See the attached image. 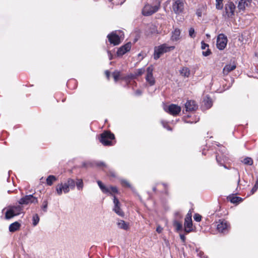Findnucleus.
<instances>
[{
  "instance_id": "nucleus-13",
  "label": "nucleus",
  "mask_w": 258,
  "mask_h": 258,
  "mask_svg": "<svg viewBox=\"0 0 258 258\" xmlns=\"http://www.w3.org/2000/svg\"><path fill=\"white\" fill-rule=\"evenodd\" d=\"M107 37L110 43L113 44L114 45H118L120 42V37L116 34V32H113L108 34Z\"/></svg>"
},
{
  "instance_id": "nucleus-26",
  "label": "nucleus",
  "mask_w": 258,
  "mask_h": 258,
  "mask_svg": "<svg viewBox=\"0 0 258 258\" xmlns=\"http://www.w3.org/2000/svg\"><path fill=\"white\" fill-rule=\"evenodd\" d=\"M57 180L55 176L54 175H49L46 178V183L48 185H51L53 182Z\"/></svg>"
},
{
  "instance_id": "nucleus-16",
  "label": "nucleus",
  "mask_w": 258,
  "mask_h": 258,
  "mask_svg": "<svg viewBox=\"0 0 258 258\" xmlns=\"http://www.w3.org/2000/svg\"><path fill=\"white\" fill-rule=\"evenodd\" d=\"M251 4V0H240L238 4V9L239 11H243L246 8L249 7Z\"/></svg>"
},
{
  "instance_id": "nucleus-21",
  "label": "nucleus",
  "mask_w": 258,
  "mask_h": 258,
  "mask_svg": "<svg viewBox=\"0 0 258 258\" xmlns=\"http://www.w3.org/2000/svg\"><path fill=\"white\" fill-rule=\"evenodd\" d=\"M117 225L118 228L125 230H127L129 228L128 224L123 220H118L117 223Z\"/></svg>"
},
{
  "instance_id": "nucleus-11",
  "label": "nucleus",
  "mask_w": 258,
  "mask_h": 258,
  "mask_svg": "<svg viewBox=\"0 0 258 258\" xmlns=\"http://www.w3.org/2000/svg\"><path fill=\"white\" fill-rule=\"evenodd\" d=\"M164 110L170 114L176 115L180 112L181 108L177 105L171 104L164 107Z\"/></svg>"
},
{
  "instance_id": "nucleus-23",
  "label": "nucleus",
  "mask_w": 258,
  "mask_h": 258,
  "mask_svg": "<svg viewBox=\"0 0 258 258\" xmlns=\"http://www.w3.org/2000/svg\"><path fill=\"white\" fill-rule=\"evenodd\" d=\"M204 107L206 109L210 108L212 106V100L208 96H206L203 100Z\"/></svg>"
},
{
  "instance_id": "nucleus-3",
  "label": "nucleus",
  "mask_w": 258,
  "mask_h": 258,
  "mask_svg": "<svg viewBox=\"0 0 258 258\" xmlns=\"http://www.w3.org/2000/svg\"><path fill=\"white\" fill-rule=\"evenodd\" d=\"M23 210V208L21 205L9 206L6 212L5 218L10 219L22 213Z\"/></svg>"
},
{
  "instance_id": "nucleus-44",
  "label": "nucleus",
  "mask_w": 258,
  "mask_h": 258,
  "mask_svg": "<svg viewBox=\"0 0 258 258\" xmlns=\"http://www.w3.org/2000/svg\"><path fill=\"white\" fill-rule=\"evenodd\" d=\"M95 164L98 166H106L104 162H101V161L97 162L95 163Z\"/></svg>"
},
{
  "instance_id": "nucleus-6",
  "label": "nucleus",
  "mask_w": 258,
  "mask_h": 258,
  "mask_svg": "<svg viewBox=\"0 0 258 258\" xmlns=\"http://www.w3.org/2000/svg\"><path fill=\"white\" fill-rule=\"evenodd\" d=\"M160 7V4L155 6L146 5L142 10V14L144 16H150L157 12Z\"/></svg>"
},
{
  "instance_id": "nucleus-42",
  "label": "nucleus",
  "mask_w": 258,
  "mask_h": 258,
  "mask_svg": "<svg viewBox=\"0 0 258 258\" xmlns=\"http://www.w3.org/2000/svg\"><path fill=\"white\" fill-rule=\"evenodd\" d=\"M211 53V51L209 49H208L206 51L203 52V55L205 56H209Z\"/></svg>"
},
{
  "instance_id": "nucleus-50",
  "label": "nucleus",
  "mask_w": 258,
  "mask_h": 258,
  "mask_svg": "<svg viewBox=\"0 0 258 258\" xmlns=\"http://www.w3.org/2000/svg\"><path fill=\"white\" fill-rule=\"evenodd\" d=\"M135 93L137 95H140L142 94V92L140 90H138L136 91Z\"/></svg>"
},
{
  "instance_id": "nucleus-46",
  "label": "nucleus",
  "mask_w": 258,
  "mask_h": 258,
  "mask_svg": "<svg viewBox=\"0 0 258 258\" xmlns=\"http://www.w3.org/2000/svg\"><path fill=\"white\" fill-rule=\"evenodd\" d=\"M163 230V228L160 226H158L156 228V231L160 233H161Z\"/></svg>"
},
{
  "instance_id": "nucleus-49",
  "label": "nucleus",
  "mask_w": 258,
  "mask_h": 258,
  "mask_svg": "<svg viewBox=\"0 0 258 258\" xmlns=\"http://www.w3.org/2000/svg\"><path fill=\"white\" fill-rule=\"evenodd\" d=\"M185 218H188L189 219H191V213L189 212L185 217Z\"/></svg>"
},
{
  "instance_id": "nucleus-30",
  "label": "nucleus",
  "mask_w": 258,
  "mask_h": 258,
  "mask_svg": "<svg viewBox=\"0 0 258 258\" xmlns=\"http://www.w3.org/2000/svg\"><path fill=\"white\" fill-rule=\"evenodd\" d=\"M108 193L110 195L114 194L117 192V189L116 187L114 186H109L108 187Z\"/></svg>"
},
{
  "instance_id": "nucleus-15",
  "label": "nucleus",
  "mask_w": 258,
  "mask_h": 258,
  "mask_svg": "<svg viewBox=\"0 0 258 258\" xmlns=\"http://www.w3.org/2000/svg\"><path fill=\"white\" fill-rule=\"evenodd\" d=\"M132 47V43L127 42L125 45L119 47L117 51V56H120L124 54L126 52L129 51Z\"/></svg>"
},
{
  "instance_id": "nucleus-48",
  "label": "nucleus",
  "mask_w": 258,
  "mask_h": 258,
  "mask_svg": "<svg viewBox=\"0 0 258 258\" xmlns=\"http://www.w3.org/2000/svg\"><path fill=\"white\" fill-rule=\"evenodd\" d=\"M199 118H198L197 120H187V119L185 120V122L187 123H193L197 122L199 120Z\"/></svg>"
},
{
  "instance_id": "nucleus-54",
  "label": "nucleus",
  "mask_w": 258,
  "mask_h": 258,
  "mask_svg": "<svg viewBox=\"0 0 258 258\" xmlns=\"http://www.w3.org/2000/svg\"><path fill=\"white\" fill-rule=\"evenodd\" d=\"M216 160H217V161L218 163H219V162H220V161H219V158H218V157L217 156L216 157Z\"/></svg>"
},
{
  "instance_id": "nucleus-52",
  "label": "nucleus",
  "mask_w": 258,
  "mask_h": 258,
  "mask_svg": "<svg viewBox=\"0 0 258 258\" xmlns=\"http://www.w3.org/2000/svg\"><path fill=\"white\" fill-rule=\"evenodd\" d=\"M108 56L109 57V59H112V55L111 54V53L109 51H108Z\"/></svg>"
},
{
  "instance_id": "nucleus-51",
  "label": "nucleus",
  "mask_w": 258,
  "mask_h": 258,
  "mask_svg": "<svg viewBox=\"0 0 258 258\" xmlns=\"http://www.w3.org/2000/svg\"><path fill=\"white\" fill-rule=\"evenodd\" d=\"M105 75H106V76L107 78H109V75H110V73H109V71H106L105 72Z\"/></svg>"
},
{
  "instance_id": "nucleus-27",
  "label": "nucleus",
  "mask_w": 258,
  "mask_h": 258,
  "mask_svg": "<svg viewBox=\"0 0 258 258\" xmlns=\"http://www.w3.org/2000/svg\"><path fill=\"white\" fill-rule=\"evenodd\" d=\"M97 183L103 192L105 193V194L108 193V187H106L105 185H104L102 184V183L101 182V181H100V180L97 181Z\"/></svg>"
},
{
  "instance_id": "nucleus-43",
  "label": "nucleus",
  "mask_w": 258,
  "mask_h": 258,
  "mask_svg": "<svg viewBox=\"0 0 258 258\" xmlns=\"http://www.w3.org/2000/svg\"><path fill=\"white\" fill-rule=\"evenodd\" d=\"M197 255H199L201 257H204V253L201 250H197Z\"/></svg>"
},
{
  "instance_id": "nucleus-37",
  "label": "nucleus",
  "mask_w": 258,
  "mask_h": 258,
  "mask_svg": "<svg viewBox=\"0 0 258 258\" xmlns=\"http://www.w3.org/2000/svg\"><path fill=\"white\" fill-rule=\"evenodd\" d=\"M216 7L217 9H222L223 8L222 1L219 2V1L216 0Z\"/></svg>"
},
{
  "instance_id": "nucleus-35",
  "label": "nucleus",
  "mask_w": 258,
  "mask_h": 258,
  "mask_svg": "<svg viewBox=\"0 0 258 258\" xmlns=\"http://www.w3.org/2000/svg\"><path fill=\"white\" fill-rule=\"evenodd\" d=\"M258 189V180H257L251 190V194H253Z\"/></svg>"
},
{
  "instance_id": "nucleus-28",
  "label": "nucleus",
  "mask_w": 258,
  "mask_h": 258,
  "mask_svg": "<svg viewBox=\"0 0 258 258\" xmlns=\"http://www.w3.org/2000/svg\"><path fill=\"white\" fill-rule=\"evenodd\" d=\"M228 199L232 203H237L241 201V198L238 197H229Z\"/></svg>"
},
{
  "instance_id": "nucleus-31",
  "label": "nucleus",
  "mask_w": 258,
  "mask_h": 258,
  "mask_svg": "<svg viewBox=\"0 0 258 258\" xmlns=\"http://www.w3.org/2000/svg\"><path fill=\"white\" fill-rule=\"evenodd\" d=\"M33 225L34 226H36L39 221V217L37 214H35L33 216Z\"/></svg>"
},
{
  "instance_id": "nucleus-5",
  "label": "nucleus",
  "mask_w": 258,
  "mask_h": 258,
  "mask_svg": "<svg viewBox=\"0 0 258 258\" xmlns=\"http://www.w3.org/2000/svg\"><path fill=\"white\" fill-rule=\"evenodd\" d=\"M236 6L233 3L228 2L225 4L223 16L227 18H232L235 13Z\"/></svg>"
},
{
  "instance_id": "nucleus-45",
  "label": "nucleus",
  "mask_w": 258,
  "mask_h": 258,
  "mask_svg": "<svg viewBox=\"0 0 258 258\" xmlns=\"http://www.w3.org/2000/svg\"><path fill=\"white\" fill-rule=\"evenodd\" d=\"M208 44L204 43V42H202L201 48L202 49H205L207 47H208Z\"/></svg>"
},
{
  "instance_id": "nucleus-32",
  "label": "nucleus",
  "mask_w": 258,
  "mask_h": 258,
  "mask_svg": "<svg viewBox=\"0 0 258 258\" xmlns=\"http://www.w3.org/2000/svg\"><path fill=\"white\" fill-rule=\"evenodd\" d=\"M112 75H113L114 81L115 82H117L120 77V72L115 71L114 72H113Z\"/></svg>"
},
{
  "instance_id": "nucleus-19",
  "label": "nucleus",
  "mask_w": 258,
  "mask_h": 258,
  "mask_svg": "<svg viewBox=\"0 0 258 258\" xmlns=\"http://www.w3.org/2000/svg\"><path fill=\"white\" fill-rule=\"evenodd\" d=\"M236 67V66L234 63L226 65L223 70V74L224 75H227L229 72L234 70Z\"/></svg>"
},
{
  "instance_id": "nucleus-14",
  "label": "nucleus",
  "mask_w": 258,
  "mask_h": 258,
  "mask_svg": "<svg viewBox=\"0 0 258 258\" xmlns=\"http://www.w3.org/2000/svg\"><path fill=\"white\" fill-rule=\"evenodd\" d=\"M113 203L114 205L113 210L119 216L123 217L124 216V213L121 210L120 206V204L118 200L116 198L115 196L113 197Z\"/></svg>"
},
{
  "instance_id": "nucleus-8",
  "label": "nucleus",
  "mask_w": 258,
  "mask_h": 258,
  "mask_svg": "<svg viewBox=\"0 0 258 258\" xmlns=\"http://www.w3.org/2000/svg\"><path fill=\"white\" fill-rule=\"evenodd\" d=\"M153 71L154 68L152 65L149 66L146 70L145 79L147 83L151 86L155 85L156 82L155 79L153 77Z\"/></svg>"
},
{
  "instance_id": "nucleus-47",
  "label": "nucleus",
  "mask_w": 258,
  "mask_h": 258,
  "mask_svg": "<svg viewBox=\"0 0 258 258\" xmlns=\"http://www.w3.org/2000/svg\"><path fill=\"white\" fill-rule=\"evenodd\" d=\"M196 14L199 17H201L202 15V12L200 10H198L196 12Z\"/></svg>"
},
{
  "instance_id": "nucleus-4",
  "label": "nucleus",
  "mask_w": 258,
  "mask_h": 258,
  "mask_svg": "<svg viewBox=\"0 0 258 258\" xmlns=\"http://www.w3.org/2000/svg\"><path fill=\"white\" fill-rule=\"evenodd\" d=\"M114 135L109 131H105L100 135V142L104 146L112 145V140Z\"/></svg>"
},
{
  "instance_id": "nucleus-22",
  "label": "nucleus",
  "mask_w": 258,
  "mask_h": 258,
  "mask_svg": "<svg viewBox=\"0 0 258 258\" xmlns=\"http://www.w3.org/2000/svg\"><path fill=\"white\" fill-rule=\"evenodd\" d=\"M21 225L18 222H15L11 224L9 226V230L10 232H13L18 230L20 228Z\"/></svg>"
},
{
  "instance_id": "nucleus-55",
  "label": "nucleus",
  "mask_w": 258,
  "mask_h": 258,
  "mask_svg": "<svg viewBox=\"0 0 258 258\" xmlns=\"http://www.w3.org/2000/svg\"><path fill=\"white\" fill-rule=\"evenodd\" d=\"M206 36H207V37H210V35H209V34H207V35H206Z\"/></svg>"
},
{
  "instance_id": "nucleus-18",
  "label": "nucleus",
  "mask_w": 258,
  "mask_h": 258,
  "mask_svg": "<svg viewBox=\"0 0 258 258\" xmlns=\"http://www.w3.org/2000/svg\"><path fill=\"white\" fill-rule=\"evenodd\" d=\"M192 220L191 219H189L188 218H185L184 222V229L186 232L189 233L191 231L192 227Z\"/></svg>"
},
{
  "instance_id": "nucleus-12",
  "label": "nucleus",
  "mask_w": 258,
  "mask_h": 258,
  "mask_svg": "<svg viewBox=\"0 0 258 258\" xmlns=\"http://www.w3.org/2000/svg\"><path fill=\"white\" fill-rule=\"evenodd\" d=\"M217 230L222 233H225L227 232L229 228V225L227 222L225 220H220L217 224Z\"/></svg>"
},
{
  "instance_id": "nucleus-40",
  "label": "nucleus",
  "mask_w": 258,
  "mask_h": 258,
  "mask_svg": "<svg viewBox=\"0 0 258 258\" xmlns=\"http://www.w3.org/2000/svg\"><path fill=\"white\" fill-rule=\"evenodd\" d=\"M145 72V70L144 69H139L137 71V75L141 76Z\"/></svg>"
},
{
  "instance_id": "nucleus-33",
  "label": "nucleus",
  "mask_w": 258,
  "mask_h": 258,
  "mask_svg": "<svg viewBox=\"0 0 258 258\" xmlns=\"http://www.w3.org/2000/svg\"><path fill=\"white\" fill-rule=\"evenodd\" d=\"M189 35L190 37L193 38L196 37L195 29L193 28H190L189 29Z\"/></svg>"
},
{
  "instance_id": "nucleus-10",
  "label": "nucleus",
  "mask_w": 258,
  "mask_h": 258,
  "mask_svg": "<svg viewBox=\"0 0 258 258\" xmlns=\"http://www.w3.org/2000/svg\"><path fill=\"white\" fill-rule=\"evenodd\" d=\"M37 203V199L31 195H27L22 198L19 201V203L20 205H27L30 203L35 204Z\"/></svg>"
},
{
  "instance_id": "nucleus-38",
  "label": "nucleus",
  "mask_w": 258,
  "mask_h": 258,
  "mask_svg": "<svg viewBox=\"0 0 258 258\" xmlns=\"http://www.w3.org/2000/svg\"><path fill=\"white\" fill-rule=\"evenodd\" d=\"M121 183L123 186L130 187V184L129 182L126 180H121Z\"/></svg>"
},
{
  "instance_id": "nucleus-20",
  "label": "nucleus",
  "mask_w": 258,
  "mask_h": 258,
  "mask_svg": "<svg viewBox=\"0 0 258 258\" xmlns=\"http://www.w3.org/2000/svg\"><path fill=\"white\" fill-rule=\"evenodd\" d=\"M180 31L178 29H175L172 32V35L171 39L173 41H176L180 39Z\"/></svg>"
},
{
  "instance_id": "nucleus-24",
  "label": "nucleus",
  "mask_w": 258,
  "mask_h": 258,
  "mask_svg": "<svg viewBox=\"0 0 258 258\" xmlns=\"http://www.w3.org/2000/svg\"><path fill=\"white\" fill-rule=\"evenodd\" d=\"M180 73L184 77H188L190 75V70L186 67H183L180 70Z\"/></svg>"
},
{
  "instance_id": "nucleus-7",
  "label": "nucleus",
  "mask_w": 258,
  "mask_h": 258,
  "mask_svg": "<svg viewBox=\"0 0 258 258\" xmlns=\"http://www.w3.org/2000/svg\"><path fill=\"white\" fill-rule=\"evenodd\" d=\"M172 5L173 11L176 14H180L183 12L184 8V4L182 0H173Z\"/></svg>"
},
{
  "instance_id": "nucleus-17",
  "label": "nucleus",
  "mask_w": 258,
  "mask_h": 258,
  "mask_svg": "<svg viewBox=\"0 0 258 258\" xmlns=\"http://www.w3.org/2000/svg\"><path fill=\"white\" fill-rule=\"evenodd\" d=\"M185 108L186 111H191L195 110L198 108V106L194 101L188 100L185 104Z\"/></svg>"
},
{
  "instance_id": "nucleus-39",
  "label": "nucleus",
  "mask_w": 258,
  "mask_h": 258,
  "mask_svg": "<svg viewBox=\"0 0 258 258\" xmlns=\"http://www.w3.org/2000/svg\"><path fill=\"white\" fill-rule=\"evenodd\" d=\"M163 126L169 131H171V128L167 125V123L164 121H161Z\"/></svg>"
},
{
  "instance_id": "nucleus-34",
  "label": "nucleus",
  "mask_w": 258,
  "mask_h": 258,
  "mask_svg": "<svg viewBox=\"0 0 258 258\" xmlns=\"http://www.w3.org/2000/svg\"><path fill=\"white\" fill-rule=\"evenodd\" d=\"M174 225L176 227L177 230H180L182 228L181 223L177 221H175L174 222Z\"/></svg>"
},
{
  "instance_id": "nucleus-29",
  "label": "nucleus",
  "mask_w": 258,
  "mask_h": 258,
  "mask_svg": "<svg viewBox=\"0 0 258 258\" xmlns=\"http://www.w3.org/2000/svg\"><path fill=\"white\" fill-rule=\"evenodd\" d=\"M242 163L245 165H251L253 164V160L250 157H246L243 160Z\"/></svg>"
},
{
  "instance_id": "nucleus-1",
  "label": "nucleus",
  "mask_w": 258,
  "mask_h": 258,
  "mask_svg": "<svg viewBox=\"0 0 258 258\" xmlns=\"http://www.w3.org/2000/svg\"><path fill=\"white\" fill-rule=\"evenodd\" d=\"M75 187V181L72 178H68L66 182L59 183L56 186V191L57 194L60 196L63 192L68 193L70 189H74Z\"/></svg>"
},
{
  "instance_id": "nucleus-36",
  "label": "nucleus",
  "mask_w": 258,
  "mask_h": 258,
  "mask_svg": "<svg viewBox=\"0 0 258 258\" xmlns=\"http://www.w3.org/2000/svg\"><path fill=\"white\" fill-rule=\"evenodd\" d=\"M47 205L48 203L47 201H43L41 208L44 212L47 211Z\"/></svg>"
},
{
  "instance_id": "nucleus-9",
  "label": "nucleus",
  "mask_w": 258,
  "mask_h": 258,
  "mask_svg": "<svg viewBox=\"0 0 258 258\" xmlns=\"http://www.w3.org/2000/svg\"><path fill=\"white\" fill-rule=\"evenodd\" d=\"M227 44V38L224 34H220L217 39V47L220 50H223Z\"/></svg>"
},
{
  "instance_id": "nucleus-25",
  "label": "nucleus",
  "mask_w": 258,
  "mask_h": 258,
  "mask_svg": "<svg viewBox=\"0 0 258 258\" xmlns=\"http://www.w3.org/2000/svg\"><path fill=\"white\" fill-rule=\"evenodd\" d=\"M77 189L79 190H82L84 187V183L82 179H77L75 182Z\"/></svg>"
},
{
  "instance_id": "nucleus-2",
  "label": "nucleus",
  "mask_w": 258,
  "mask_h": 258,
  "mask_svg": "<svg viewBox=\"0 0 258 258\" xmlns=\"http://www.w3.org/2000/svg\"><path fill=\"white\" fill-rule=\"evenodd\" d=\"M174 48V46H168L166 43L156 46L154 48V58L157 60L164 53L169 52Z\"/></svg>"
},
{
  "instance_id": "nucleus-53",
  "label": "nucleus",
  "mask_w": 258,
  "mask_h": 258,
  "mask_svg": "<svg viewBox=\"0 0 258 258\" xmlns=\"http://www.w3.org/2000/svg\"><path fill=\"white\" fill-rule=\"evenodd\" d=\"M180 238L182 240V241H184L185 237H184V236L183 235H180Z\"/></svg>"
},
{
  "instance_id": "nucleus-41",
  "label": "nucleus",
  "mask_w": 258,
  "mask_h": 258,
  "mask_svg": "<svg viewBox=\"0 0 258 258\" xmlns=\"http://www.w3.org/2000/svg\"><path fill=\"white\" fill-rule=\"evenodd\" d=\"M194 218V219L197 222H199L201 220V216L199 214H196Z\"/></svg>"
}]
</instances>
